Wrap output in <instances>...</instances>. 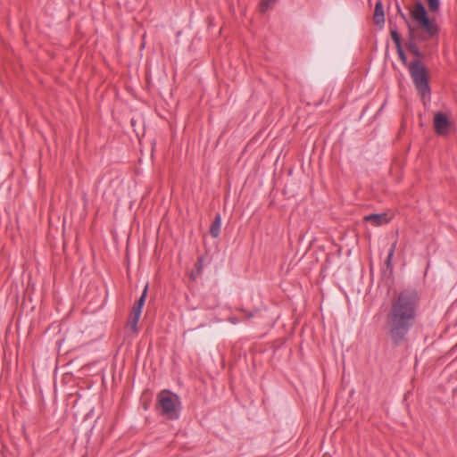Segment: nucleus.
Instances as JSON below:
<instances>
[{
  "instance_id": "nucleus-11",
  "label": "nucleus",
  "mask_w": 457,
  "mask_h": 457,
  "mask_svg": "<svg viewBox=\"0 0 457 457\" xmlns=\"http://www.w3.org/2000/svg\"><path fill=\"white\" fill-rule=\"evenodd\" d=\"M148 285H146L143 290V293L137 302L133 305L131 313L141 315L142 307L145 304V297L147 295Z\"/></svg>"
},
{
  "instance_id": "nucleus-8",
  "label": "nucleus",
  "mask_w": 457,
  "mask_h": 457,
  "mask_svg": "<svg viewBox=\"0 0 457 457\" xmlns=\"http://www.w3.org/2000/svg\"><path fill=\"white\" fill-rule=\"evenodd\" d=\"M364 221L370 222L374 226H381L387 224L391 220V217L386 212L372 213L363 218Z\"/></svg>"
},
{
  "instance_id": "nucleus-15",
  "label": "nucleus",
  "mask_w": 457,
  "mask_h": 457,
  "mask_svg": "<svg viewBox=\"0 0 457 457\" xmlns=\"http://www.w3.org/2000/svg\"><path fill=\"white\" fill-rule=\"evenodd\" d=\"M396 244L397 242L395 241L392 245H391V248L389 250V253H388V255H387V258L386 260V265L387 268H390L391 267V262H392V259H393V256L395 254V248H396Z\"/></svg>"
},
{
  "instance_id": "nucleus-13",
  "label": "nucleus",
  "mask_w": 457,
  "mask_h": 457,
  "mask_svg": "<svg viewBox=\"0 0 457 457\" xmlns=\"http://www.w3.org/2000/svg\"><path fill=\"white\" fill-rule=\"evenodd\" d=\"M141 315H137L135 313H131V316L127 322V328L129 330L132 334L137 333V323L140 319Z\"/></svg>"
},
{
  "instance_id": "nucleus-2",
  "label": "nucleus",
  "mask_w": 457,
  "mask_h": 457,
  "mask_svg": "<svg viewBox=\"0 0 457 457\" xmlns=\"http://www.w3.org/2000/svg\"><path fill=\"white\" fill-rule=\"evenodd\" d=\"M411 18L416 24L411 23L408 29L409 36L413 35L420 40L428 41L438 35L439 27L435 18H430L428 11L420 2L414 4L411 11Z\"/></svg>"
},
{
  "instance_id": "nucleus-3",
  "label": "nucleus",
  "mask_w": 457,
  "mask_h": 457,
  "mask_svg": "<svg viewBox=\"0 0 457 457\" xmlns=\"http://www.w3.org/2000/svg\"><path fill=\"white\" fill-rule=\"evenodd\" d=\"M410 76L413 84L422 97L430 95L428 85V73L425 65L420 60H413L409 63Z\"/></svg>"
},
{
  "instance_id": "nucleus-7",
  "label": "nucleus",
  "mask_w": 457,
  "mask_h": 457,
  "mask_svg": "<svg viewBox=\"0 0 457 457\" xmlns=\"http://www.w3.org/2000/svg\"><path fill=\"white\" fill-rule=\"evenodd\" d=\"M450 121L443 112H436L434 116V129L438 135H446L449 131Z\"/></svg>"
},
{
  "instance_id": "nucleus-12",
  "label": "nucleus",
  "mask_w": 457,
  "mask_h": 457,
  "mask_svg": "<svg viewBox=\"0 0 457 457\" xmlns=\"http://www.w3.org/2000/svg\"><path fill=\"white\" fill-rule=\"evenodd\" d=\"M220 226H221V218L219 213L216 214L213 221L211 224L210 227V234L212 237L216 238L219 237L220 232Z\"/></svg>"
},
{
  "instance_id": "nucleus-20",
  "label": "nucleus",
  "mask_w": 457,
  "mask_h": 457,
  "mask_svg": "<svg viewBox=\"0 0 457 457\" xmlns=\"http://www.w3.org/2000/svg\"><path fill=\"white\" fill-rule=\"evenodd\" d=\"M131 125H132V127H135V120H134V119L131 120Z\"/></svg>"
},
{
  "instance_id": "nucleus-1",
  "label": "nucleus",
  "mask_w": 457,
  "mask_h": 457,
  "mask_svg": "<svg viewBox=\"0 0 457 457\" xmlns=\"http://www.w3.org/2000/svg\"><path fill=\"white\" fill-rule=\"evenodd\" d=\"M418 308L419 295L415 289H404L393 299L386 315V326L395 345L406 342L407 335L416 321Z\"/></svg>"
},
{
  "instance_id": "nucleus-5",
  "label": "nucleus",
  "mask_w": 457,
  "mask_h": 457,
  "mask_svg": "<svg viewBox=\"0 0 457 457\" xmlns=\"http://www.w3.org/2000/svg\"><path fill=\"white\" fill-rule=\"evenodd\" d=\"M390 35H391V37L395 45L399 59L401 60L402 63L404 66L409 67L410 62H408L407 56L403 51V48L402 46V39H401L400 34L398 33L395 24L392 25L390 23Z\"/></svg>"
},
{
  "instance_id": "nucleus-17",
  "label": "nucleus",
  "mask_w": 457,
  "mask_h": 457,
  "mask_svg": "<svg viewBox=\"0 0 457 457\" xmlns=\"http://www.w3.org/2000/svg\"><path fill=\"white\" fill-rule=\"evenodd\" d=\"M276 0H262L261 3L260 10L262 12H264L270 6V4Z\"/></svg>"
},
{
  "instance_id": "nucleus-16",
  "label": "nucleus",
  "mask_w": 457,
  "mask_h": 457,
  "mask_svg": "<svg viewBox=\"0 0 457 457\" xmlns=\"http://www.w3.org/2000/svg\"><path fill=\"white\" fill-rule=\"evenodd\" d=\"M396 10H397V13L400 15V17L403 19V21H404V23L406 24L407 26V29H409V25H411V22L410 21L407 19L405 13L402 11L401 7L399 4H396Z\"/></svg>"
},
{
  "instance_id": "nucleus-18",
  "label": "nucleus",
  "mask_w": 457,
  "mask_h": 457,
  "mask_svg": "<svg viewBox=\"0 0 457 457\" xmlns=\"http://www.w3.org/2000/svg\"><path fill=\"white\" fill-rule=\"evenodd\" d=\"M202 262H203V257H200L197 261V263H196V267L198 270H201L202 269Z\"/></svg>"
},
{
  "instance_id": "nucleus-10",
  "label": "nucleus",
  "mask_w": 457,
  "mask_h": 457,
  "mask_svg": "<svg viewBox=\"0 0 457 457\" xmlns=\"http://www.w3.org/2000/svg\"><path fill=\"white\" fill-rule=\"evenodd\" d=\"M148 285H146L143 290V293L137 302L133 305L131 313L141 315L142 307L145 304V297L147 295Z\"/></svg>"
},
{
  "instance_id": "nucleus-9",
  "label": "nucleus",
  "mask_w": 457,
  "mask_h": 457,
  "mask_svg": "<svg viewBox=\"0 0 457 457\" xmlns=\"http://www.w3.org/2000/svg\"><path fill=\"white\" fill-rule=\"evenodd\" d=\"M373 21L374 23L379 26L380 28L383 27L385 23V12L381 0H378L375 4Z\"/></svg>"
},
{
  "instance_id": "nucleus-19",
  "label": "nucleus",
  "mask_w": 457,
  "mask_h": 457,
  "mask_svg": "<svg viewBox=\"0 0 457 457\" xmlns=\"http://www.w3.org/2000/svg\"><path fill=\"white\" fill-rule=\"evenodd\" d=\"M255 312H256V311L247 312V313H246V315H245V318H246L247 320H249L250 318H252V317H253V316H254Z\"/></svg>"
},
{
  "instance_id": "nucleus-6",
  "label": "nucleus",
  "mask_w": 457,
  "mask_h": 457,
  "mask_svg": "<svg viewBox=\"0 0 457 457\" xmlns=\"http://www.w3.org/2000/svg\"><path fill=\"white\" fill-rule=\"evenodd\" d=\"M426 42L427 41L425 40H420L417 37H414L413 35H407L405 46L407 50L416 57L415 60L421 61V59L424 58V53L420 49L419 45Z\"/></svg>"
},
{
  "instance_id": "nucleus-4",
  "label": "nucleus",
  "mask_w": 457,
  "mask_h": 457,
  "mask_svg": "<svg viewBox=\"0 0 457 457\" xmlns=\"http://www.w3.org/2000/svg\"><path fill=\"white\" fill-rule=\"evenodd\" d=\"M158 406L163 416L170 420H177L179 416V397L169 390H162L158 394Z\"/></svg>"
},
{
  "instance_id": "nucleus-14",
  "label": "nucleus",
  "mask_w": 457,
  "mask_h": 457,
  "mask_svg": "<svg viewBox=\"0 0 457 457\" xmlns=\"http://www.w3.org/2000/svg\"><path fill=\"white\" fill-rule=\"evenodd\" d=\"M428 6L430 12H437L439 11L440 3L439 0H427Z\"/></svg>"
}]
</instances>
